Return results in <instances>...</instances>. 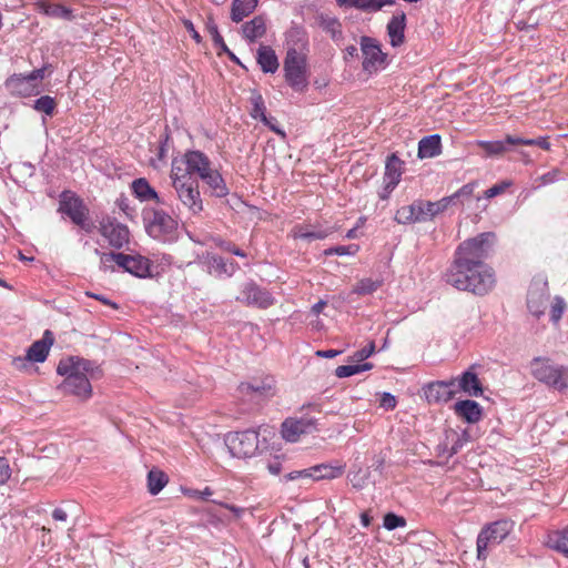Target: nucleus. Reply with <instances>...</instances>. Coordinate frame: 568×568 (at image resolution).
Segmentation results:
<instances>
[{
    "label": "nucleus",
    "mask_w": 568,
    "mask_h": 568,
    "mask_svg": "<svg viewBox=\"0 0 568 568\" xmlns=\"http://www.w3.org/2000/svg\"><path fill=\"white\" fill-rule=\"evenodd\" d=\"M494 233H481L460 243L445 281L459 291L486 295L496 283L493 268L484 262L494 242Z\"/></svg>",
    "instance_id": "nucleus-1"
},
{
    "label": "nucleus",
    "mask_w": 568,
    "mask_h": 568,
    "mask_svg": "<svg viewBox=\"0 0 568 568\" xmlns=\"http://www.w3.org/2000/svg\"><path fill=\"white\" fill-rule=\"evenodd\" d=\"M171 170L190 180L197 176L207 185L214 196L224 197L229 194V189L221 173L213 166L210 159L200 151H187L182 156L174 158Z\"/></svg>",
    "instance_id": "nucleus-2"
},
{
    "label": "nucleus",
    "mask_w": 568,
    "mask_h": 568,
    "mask_svg": "<svg viewBox=\"0 0 568 568\" xmlns=\"http://www.w3.org/2000/svg\"><path fill=\"white\" fill-rule=\"evenodd\" d=\"M57 372L64 377L61 384L63 392L82 400L89 399L92 395L91 381H97L102 376L99 365L80 357L61 359Z\"/></svg>",
    "instance_id": "nucleus-3"
},
{
    "label": "nucleus",
    "mask_w": 568,
    "mask_h": 568,
    "mask_svg": "<svg viewBox=\"0 0 568 568\" xmlns=\"http://www.w3.org/2000/svg\"><path fill=\"white\" fill-rule=\"evenodd\" d=\"M529 367L531 375L538 382L562 393L568 389V367L558 365L546 357L534 358Z\"/></svg>",
    "instance_id": "nucleus-4"
},
{
    "label": "nucleus",
    "mask_w": 568,
    "mask_h": 568,
    "mask_svg": "<svg viewBox=\"0 0 568 568\" xmlns=\"http://www.w3.org/2000/svg\"><path fill=\"white\" fill-rule=\"evenodd\" d=\"M144 222L148 234L161 242H173L178 235V223L163 210H145Z\"/></svg>",
    "instance_id": "nucleus-5"
},
{
    "label": "nucleus",
    "mask_w": 568,
    "mask_h": 568,
    "mask_svg": "<svg viewBox=\"0 0 568 568\" xmlns=\"http://www.w3.org/2000/svg\"><path fill=\"white\" fill-rule=\"evenodd\" d=\"M284 78L287 84L297 92H304L308 87L306 55L295 48L287 50L284 59Z\"/></svg>",
    "instance_id": "nucleus-6"
},
{
    "label": "nucleus",
    "mask_w": 568,
    "mask_h": 568,
    "mask_svg": "<svg viewBox=\"0 0 568 568\" xmlns=\"http://www.w3.org/2000/svg\"><path fill=\"white\" fill-rule=\"evenodd\" d=\"M170 179L172 187L175 192L178 200L187 209V211L197 215L203 210V201L201 199L199 184L195 180H190L171 170Z\"/></svg>",
    "instance_id": "nucleus-7"
},
{
    "label": "nucleus",
    "mask_w": 568,
    "mask_h": 568,
    "mask_svg": "<svg viewBox=\"0 0 568 568\" xmlns=\"http://www.w3.org/2000/svg\"><path fill=\"white\" fill-rule=\"evenodd\" d=\"M224 444L233 457H252L258 448V433L251 429L229 433L224 437Z\"/></svg>",
    "instance_id": "nucleus-8"
},
{
    "label": "nucleus",
    "mask_w": 568,
    "mask_h": 568,
    "mask_svg": "<svg viewBox=\"0 0 568 568\" xmlns=\"http://www.w3.org/2000/svg\"><path fill=\"white\" fill-rule=\"evenodd\" d=\"M514 523L510 520H497L486 526L477 537V557L486 559L487 548L490 545L500 544L513 530Z\"/></svg>",
    "instance_id": "nucleus-9"
},
{
    "label": "nucleus",
    "mask_w": 568,
    "mask_h": 568,
    "mask_svg": "<svg viewBox=\"0 0 568 568\" xmlns=\"http://www.w3.org/2000/svg\"><path fill=\"white\" fill-rule=\"evenodd\" d=\"M44 69L33 70L28 75L14 74L6 81L10 93L19 97L37 95L41 91V81L44 78Z\"/></svg>",
    "instance_id": "nucleus-10"
},
{
    "label": "nucleus",
    "mask_w": 568,
    "mask_h": 568,
    "mask_svg": "<svg viewBox=\"0 0 568 568\" xmlns=\"http://www.w3.org/2000/svg\"><path fill=\"white\" fill-rule=\"evenodd\" d=\"M60 211L67 214L74 224L85 232H91V225L87 222L88 210L82 201L70 191H64L60 197Z\"/></svg>",
    "instance_id": "nucleus-11"
},
{
    "label": "nucleus",
    "mask_w": 568,
    "mask_h": 568,
    "mask_svg": "<svg viewBox=\"0 0 568 568\" xmlns=\"http://www.w3.org/2000/svg\"><path fill=\"white\" fill-rule=\"evenodd\" d=\"M236 300L247 306L257 308H268L275 303L274 296L254 282L245 283Z\"/></svg>",
    "instance_id": "nucleus-12"
},
{
    "label": "nucleus",
    "mask_w": 568,
    "mask_h": 568,
    "mask_svg": "<svg viewBox=\"0 0 568 568\" xmlns=\"http://www.w3.org/2000/svg\"><path fill=\"white\" fill-rule=\"evenodd\" d=\"M99 232L114 248H121L129 243L130 232L128 226L115 219H102Z\"/></svg>",
    "instance_id": "nucleus-13"
},
{
    "label": "nucleus",
    "mask_w": 568,
    "mask_h": 568,
    "mask_svg": "<svg viewBox=\"0 0 568 568\" xmlns=\"http://www.w3.org/2000/svg\"><path fill=\"white\" fill-rule=\"evenodd\" d=\"M549 300L548 284L546 281H535L528 291L527 295V307L530 314L539 318L546 308V304Z\"/></svg>",
    "instance_id": "nucleus-14"
},
{
    "label": "nucleus",
    "mask_w": 568,
    "mask_h": 568,
    "mask_svg": "<svg viewBox=\"0 0 568 568\" xmlns=\"http://www.w3.org/2000/svg\"><path fill=\"white\" fill-rule=\"evenodd\" d=\"M316 429L314 418H288L282 424V436L286 442L295 443L302 435Z\"/></svg>",
    "instance_id": "nucleus-15"
},
{
    "label": "nucleus",
    "mask_w": 568,
    "mask_h": 568,
    "mask_svg": "<svg viewBox=\"0 0 568 568\" xmlns=\"http://www.w3.org/2000/svg\"><path fill=\"white\" fill-rule=\"evenodd\" d=\"M456 379L433 382L424 387V396L428 403H446L456 394Z\"/></svg>",
    "instance_id": "nucleus-16"
},
{
    "label": "nucleus",
    "mask_w": 568,
    "mask_h": 568,
    "mask_svg": "<svg viewBox=\"0 0 568 568\" xmlns=\"http://www.w3.org/2000/svg\"><path fill=\"white\" fill-rule=\"evenodd\" d=\"M363 68L368 71H377L384 63L385 55L379 47L371 38L362 39Z\"/></svg>",
    "instance_id": "nucleus-17"
},
{
    "label": "nucleus",
    "mask_w": 568,
    "mask_h": 568,
    "mask_svg": "<svg viewBox=\"0 0 568 568\" xmlns=\"http://www.w3.org/2000/svg\"><path fill=\"white\" fill-rule=\"evenodd\" d=\"M205 264L207 272L219 278L231 277L239 270L236 262L224 260L215 254H207Z\"/></svg>",
    "instance_id": "nucleus-18"
},
{
    "label": "nucleus",
    "mask_w": 568,
    "mask_h": 568,
    "mask_svg": "<svg viewBox=\"0 0 568 568\" xmlns=\"http://www.w3.org/2000/svg\"><path fill=\"white\" fill-rule=\"evenodd\" d=\"M121 263V270L124 272H128L136 277H146L150 276V261L141 255H128L123 254L122 257H120Z\"/></svg>",
    "instance_id": "nucleus-19"
},
{
    "label": "nucleus",
    "mask_w": 568,
    "mask_h": 568,
    "mask_svg": "<svg viewBox=\"0 0 568 568\" xmlns=\"http://www.w3.org/2000/svg\"><path fill=\"white\" fill-rule=\"evenodd\" d=\"M403 173V161L395 154L388 156L385 166L384 184L387 192H392L400 181Z\"/></svg>",
    "instance_id": "nucleus-20"
},
{
    "label": "nucleus",
    "mask_w": 568,
    "mask_h": 568,
    "mask_svg": "<svg viewBox=\"0 0 568 568\" xmlns=\"http://www.w3.org/2000/svg\"><path fill=\"white\" fill-rule=\"evenodd\" d=\"M53 337L50 331H45L40 341L34 342L27 352V359L30 362L42 363L47 359Z\"/></svg>",
    "instance_id": "nucleus-21"
},
{
    "label": "nucleus",
    "mask_w": 568,
    "mask_h": 568,
    "mask_svg": "<svg viewBox=\"0 0 568 568\" xmlns=\"http://www.w3.org/2000/svg\"><path fill=\"white\" fill-rule=\"evenodd\" d=\"M455 413L469 424H475L481 419L483 412L480 405L470 399L457 402L455 404Z\"/></svg>",
    "instance_id": "nucleus-22"
},
{
    "label": "nucleus",
    "mask_w": 568,
    "mask_h": 568,
    "mask_svg": "<svg viewBox=\"0 0 568 568\" xmlns=\"http://www.w3.org/2000/svg\"><path fill=\"white\" fill-rule=\"evenodd\" d=\"M454 202V196L443 197L436 202H424L417 201L419 206V215L422 221L433 219L437 214L447 210V207Z\"/></svg>",
    "instance_id": "nucleus-23"
},
{
    "label": "nucleus",
    "mask_w": 568,
    "mask_h": 568,
    "mask_svg": "<svg viewBox=\"0 0 568 568\" xmlns=\"http://www.w3.org/2000/svg\"><path fill=\"white\" fill-rule=\"evenodd\" d=\"M257 63L265 73H274L280 67L275 51L268 45H261L258 48Z\"/></svg>",
    "instance_id": "nucleus-24"
},
{
    "label": "nucleus",
    "mask_w": 568,
    "mask_h": 568,
    "mask_svg": "<svg viewBox=\"0 0 568 568\" xmlns=\"http://www.w3.org/2000/svg\"><path fill=\"white\" fill-rule=\"evenodd\" d=\"M459 389L469 396L478 397L483 394V388L477 375L471 372H465L459 378L456 379Z\"/></svg>",
    "instance_id": "nucleus-25"
},
{
    "label": "nucleus",
    "mask_w": 568,
    "mask_h": 568,
    "mask_svg": "<svg viewBox=\"0 0 568 568\" xmlns=\"http://www.w3.org/2000/svg\"><path fill=\"white\" fill-rule=\"evenodd\" d=\"M243 37L250 41H256L266 33V22L261 16L253 18L251 21L242 26Z\"/></svg>",
    "instance_id": "nucleus-26"
},
{
    "label": "nucleus",
    "mask_w": 568,
    "mask_h": 568,
    "mask_svg": "<svg viewBox=\"0 0 568 568\" xmlns=\"http://www.w3.org/2000/svg\"><path fill=\"white\" fill-rule=\"evenodd\" d=\"M345 466L339 463L320 464L312 467L313 480L335 479L343 475Z\"/></svg>",
    "instance_id": "nucleus-27"
},
{
    "label": "nucleus",
    "mask_w": 568,
    "mask_h": 568,
    "mask_svg": "<svg viewBox=\"0 0 568 568\" xmlns=\"http://www.w3.org/2000/svg\"><path fill=\"white\" fill-rule=\"evenodd\" d=\"M132 191L140 201H154L162 204L158 192L150 185L145 179H136L132 182Z\"/></svg>",
    "instance_id": "nucleus-28"
},
{
    "label": "nucleus",
    "mask_w": 568,
    "mask_h": 568,
    "mask_svg": "<svg viewBox=\"0 0 568 568\" xmlns=\"http://www.w3.org/2000/svg\"><path fill=\"white\" fill-rule=\"evenodd\" d=\"M275 381L273 377H266L260 382L241 384L240 388L242 393H254L258 396H273L274 395Z\"/></svg>",
    "instance_id": "nucleus-29"
},
{
    "label": "nucleus",
    "mask_w": 568,
    "mask_h": 568,
    "mask_svg": "<svg viewBox=\"0 0 568 568\" xmlns=\"http://www.w3.org/2000/svg\"><path fill=\"white\" fill-rule=\"evenodd\" d=\"M405 13L394 16L387 24V32L393 47H397L404 41Z\"/></svg>",
    "instance_id": "nucleus-30"
},
{
    "label": "nucleus",
    "mask_w": 568,
    "mask_h": 568,
    "mask_svg": "<svg viewBox=\"0 0 568 568\" xmlns=\"http://www.w3.org/2000/svg\"><path fill=\"white\" fill-rule=\"evenodd\" d=\"M440 153L439 135H429L423 138L418 143V156L420 159L434 158Z\"/></svg>",
    "instance_id": "nucleus-31"
},
{
    "label": "nucleus",
    "mask_w": 568,
    "mask_h": 568,
    "mask_svg": "<svg viewBox=\"0 0 568 568\" xmlns=\"http://www.w3.org/2000/svg\"><path fill=\"white\" fill-rule=\"evenodd\" d=\"M94 253L100 257V270L103 272H115L121 270L123 253L102 252L95 248Z\"/></svg>",
    "instance_id": "nucleus-32"
},
{
    "label": "nucleus",
    "mask_w": 568,
    "mask_h": 568,
    "mask_svg": "<svg viewBox=\"0 0 568 568\" xmlns=\"http://www.w3.org/2000/svg\"><path fill=\"white\" fill-rule=\"evenodd\" d=\"M257 6V0H233L231 18L234 22H240L250 16Z\"/></svg>",
    "instance_id": "nucleus-33"
},
{
    "label": "nucleus",
    "mask_w": 568,
    "mask_h": 568,
    "mask_svg": "<svg viewBox=\"0 0 568 568\" xmlns=\"http://www.w3.org/2000/svg\"><path fill=\"white\" fill-rule=\"evenodd\" d=\"M339 6L355 7L365 11H376L392 4V0H336Z\"/></svg>",
    "instance_id": "nucleus-34"
},
{
    "label": "nucleus",
    "mask_w": 568,
    "mask_h": 568,
    "mask_svg": "<svg viewBox=\"0 0 568 568\" xmlns=\"http://www.w3.org/2000/svg\"><path fill=\"white\" fill-rule=\"evenodd\" d=\"M395 221L399 224L420 222L422 220L417 202L398 209L395 214Z\"/></svg>",
    "instance_id": "nucleus-35"
},
{
    "label": "nucleus",
    "mask_w": 568,
    "mask_h": 568,
    "mask_svg": "<svg viewBox=\"0 0 568 568\" xmlns=\"http://www.w3.org/2000/svg\"><path fill=\"white\" fill-rule=\"evenodd\" d=\"M476 144L485 152L487 156H499L509 151L511 144L507 141H477Z\"/></svg>",
    "instance_id": "nucleus-36"
},
{
    "label": "nucleus",
    "mask_w": 568,
    "mask_h": 568,
    "mask_svg": "<svg viewBox=\"0 0 568 568\" xmlns=\"http://www.w3.org/2000/svg\"><path fill=\"white\" fill-rule=\"evenodd\" d=\"M166 483H168V479L163 471L155 470V469L149 471L148 486H149V491L152 495L159 494L163 489V487L166 485Z\"/></svg>",
    "instance_id": "nucleus-37"
},
{
    "label": "nucleus",
    "mask_w": 568,
    "mask_h": 568,
    "mask_svg": "<svg viewBox=\"0 0 568 568\" xmlns=\"http://www.w3.org/2000/svg\"><path fill=\"white\" fill-rule=\"evenodd\" d=\"M372 368H373L372 363L341 365L335 369V375L338 378H345V377L353 376L355 374H359L362 372L369 371Z\"/></svg>",
    "instance_id": "nucleus-38"
},
{
    "label": "nucleus",
    "mask_w": 568,
    "mask_h": 568,
    "mask_svg": "<svg viewBox=\"0 0 568 568\" xmlns=\"http://www.w3.org/2000/svg\"><path fill=\"white\" fill-rule=\"evenodd\" d=\"M548 542L568 558V527L551 535Z\"/></svg>",
    "instance_id": "nucleus-39"
},
{
    "label": "nucleus",
    "mask_w": 568,
    "mask_h": 568,
    "mask_svg": "<svg viewBox=\"0 0 568 568\" xmlns=\"http://www.w3.org/2000/svg\"><path fill=\"white\" fill-rule=\"evenodd\" d=\"M37 6L41 11H43L45 14L51 17H58V18H70L71 11L63 6L55 4V3H48L44 1L37 2Z\"/></svg>",
    "instance_id": "nucleus-40"
},
{
    "label": "nucleus",
    "mask_w": 568,
    "mask_h": 568,
    "mask_svg": "<svg viewBox=\"0 0 568 568\" xmlns=\"http://www.w3.org/2000/svg\"><path fill=\"white\" fill-rule=\"evenodd\" d=\"M507 141L510 144H518V145H537L544 150L550 149V143L548 142L547 138L540 136L537 139H524L515 135H507Z\"/></svg>",
    "instance_id": "nucleus-41"
},
{
    "label": "nucleus",
    "mask_w": 568,
    "mask_h": 568,
    "mask_svg": "<svg viewBox=\"0 0 568 568\" xmlns=\"http://www.w3.org/2000/svg\"><path fill=\"white\" fill-rule=\"evenodd\" d=\"M381 285L382 282L378 280L362 278L353 288V293L357 295H368L376 292L381 287Z\"/></svg>",
    "instance_id": "nucleus-42"
},
{
    "label": "nucleus",
    "mask_w": 568,
    "mask_h": 568,
    "mask_svg": "<svg viewBox=\"0 0 568 568\" xmlns=\"http://www.w3.org/2000/svg\"><path fill=\"white\" fill-rule=\"evenodd\" d=\"M251 103H252L251 115L254 119H260L265 124H268V119H267V116L265 114V105H264V100H263L262 95L261 94H253L251 97Z\"/></svg>",
    "instance_id": "nucleus-43"
},
{
    "label": "nucleus",
    "mask_w": 568,
    "mask_h": 568,
    "mask_svg": "<svg viewBox=\"0 0 568 568\" xmlns=\"http://www.w3.org/2000/svg\"><path fill=\"white\" fill-rule=\"evenodd\" d=\"M566 307H567V305L562 297H560V296L554 297V300L550 304V311H549L550 321L554 324L559 323V321L561 320V317L566 311Z\"/></svg>",
    "instance_id": "nucleus-44"
},
{
    "label": "nucleus",
    "mask_w": 568,
    "mask_h": 568,
    "mask_svg": "<svg viewBox=\"0 0 568 568\" xmlns=\"http://www.w3.org/2000/svg\"><path fill=\"white\" fill-rule=\"evenodd\" d=\"M55 106H57L55 100L49 95L40 97L39 99H37L34 101V104H33V108L37 111L43 112L47 115H52Z\"/></svg>",
    "instance_id": "nucleus-45"
},
{
    "label": "nucleus",
    "mask_w": 568,
    "mask_h": 568,
    "mask_svg": "<svg viewBox=\"0 0 568 568\" xmlns=\"http://www.w3.org/2000/svg\"><path fill=\"white\" fill-rule=\"evenodd\" d=\"M206 29L212 37V40L215 44V47L221 48L224 52H229V49L222 38V36L219 32L217 26L214 23V21L209 20L206 23Z\"/></svg>",
    "instance_id": "nucleus-46"
},
{
    "label": "nucleus",
    "mask_w": 568,
    "mask_h": 568,
    "mask_svg": "<svg viewBox=\"0 0 568 568\" xmlns=\"http://www.w3.org/2000/svg\"><path fill=\"white\" fill-rule=\"evenodd\" d=\"M513 185V182L510 180H504L495 185H493L491 187L487 189L485 192H484V197L489 200V199H493L497 195H500L503 194L508 187H510Z\"/></svg>",
    "instance_id": "nucleus-47"
},
{
    "label": "nucleus",
    "mask_w": 568,
    "mask_h": 568,
    "mask_svg": "<svg viewBox=\"0 0 568 568\" xmlns=\"http://www.w3.org/2000/svg\"><path fill=\"white\" fill-rule=\"evenodd\" d=\"M358 250V246L357 245H339V246H334V247H329L327 250L324 251V254L329 256V255H354Z\"/></svg>",
    "instance_id": "nucleus-48"
},
{
    "label": "nucleus",
    "mask_w": 568,
    "mask_h": 568,
    "mask_svg": "<svg viewBox=\"0 0 568 568\" xmlns=\"http://www.w3.org/2000/svg\"><path fill=\"white\" fill-rule=\"evenodd\" d=\"M406 525V521L403 517L397 516L393 513H389L385 515L384 517V527L387 530H394L398 527H404Z\"/></svg>",
    "instance_id": "nucleus-49"
},
{
    "label": "nucleus",
    "mask_w": 568,
    "mask_h": 568,
    "mask_svg": "<svg viewBox=\"0 0 568 568\" xmlns=\"http://www.w3.org/2000/svg\"><path fill=\"white\" fill-rule=\"evenodd\" d=\"M331 234V231L304 232L302 229L296 231L294 236L302 240H323Z\"/></svg>",
    "instance_id": "nucleus-50"
},
{
    "label": "nucleus",
    "mask_w": 568,
    "mask_h": 568,
    "mask_svg": "<svg viewBox=\"0 0 568 568\" xmlns=\"http://www.w3.org/2000/svg\"><path fill=\"white\" fill-rule=\"evenodd\" d=\"M374 352H375V343L371 342L368 345H366L362 349L355 352L353 354V356L351 357V362H356V363L363 362L364 359L372 356L374 354Z\"/></svg>",
    "instance_id": "nucleus-51"
},
{
    "label": "nucleus",
    "mask_w": 568,
    "mask_h": 568,
    "mask_svg": "<svg viewBox=\"0 0 568 568\" xmlns=\"http://www.w3.org/2000/svg\"><path fill=\"white\" fill-rule=\"evenodd\" d=\"M560 180V171L555 169V170H551L545 174H542L541 176H539L538 179H536V187H539V186H542V185H547V184H551L556 181Z\"/></svg>",
    "instance_id": "nucleus-52"
},
{
    "label": "nucleus",
    "mask_w": 568,
    "mask_h": 568,
    "mask_svg": "<svg viewBox=\"0 0 568 568\" xmlns=\"http://www.w3.org/2000/svg\"><path fill=\"white\" fill-rule=\"evenodd\" d=\"M214 242H215V245L217 247H220L221 250H223V251L230 252V253H232V254H234L236 256H240V257H245L246 256V254L242 250L236 247L231 242L223 241L221 239H214Z\"/></svg>",
    "instance_id": "nucleus-53"
},
{
    "label": "nucleus",
    "mask_w": 568,
    "mask_h": 568,
    "mask_svg": "<svg viewBox=\"0 0 568 568\" xmlns=\"http://www.w3.org/2000/svg\"><path fill=\"white\" fill-rule=\"evenodd\" d=\"M11 476L9 462L4 457H0V485L4 484Z\"/></svg>",
    "instance_id": "nucleus-54"
},
{
    "label": "nucleus",
    "mask_w": 568,
    "mask_h": 568,
    "mask_svg": "<svg viewBox=\"0 0 568 568\" xmlns=\"http://www.w3.org/2000/svg\"><path fill=\"white\" fill-rule=\"evenodd\" d=\"M396 398L389 393H383L381 397L379 405L386 410H392L396 407Z\"/></svg>",
    "instance_id": "nucleus-55"
},
{
    "label": "nucleus",
    "mask_w": 568,
    "mask_h": 568,
    "mask_svg": "<svg viewBox=\"0 0 568 568\" xmlns=\"http://www.w3.org/2000/svg\"><path fill=\"white\" fill-rule=\"evenodd\" d=\"M325 29L332 33L333 38L341 36V24L336 19L329 18L324 20Z\"/></svg>",
    "instance_id": "nucleus-56"
},
{
    "label": "nucleus",
    "mask_w": 568,
    "mask_h": 568,
    "mask_svg": "<svg viewBox=\"0 0 568 568\" xmlns=\"http://www.w3.org/2000/svg\"><path fill=\"white\" fill-rule=\"evenodd\" d=\"M476 184L475 183H468L462 186L456 193H454L452 196H454V201L460 196H470L475 191Z\"/></svg>",
    "instance_id": "nucleus-57"
},
{
    "label": "nucleus",
    "mask_w": 568,
    "mask_h": 568,
    "mask_svg": "<svg viewBox=\"0 0 568 568\" xmlns=\"http://www.w3.org/2000/svg\"><path fill=\"white\" fill-rule=\"evenodd\" d=\"M211 495H212V490L209 487L204 488L203 490H192L190 493L191 497L200 498V499H205Z\"/></svg>",
    "instance_id": "nucleus-58"
},
{
    "label": "nucleus",
    "mask_w": 568,
    "mask_h": 568,
    "mask_svg": "<svg viewBox=\"0 0 568 568\" xmlns=\"http://www.w3.org/2000/svg\"><path fill=\"white\" fill-rule=\"evenodd\" d=\"M52 518L57 521H67L68 513L62 508H55L52 511Z\"/></svg>",
    "instance_id": "nucleus-59"
},
{
    "label": "nucleus",
    "mask_w": 568,
    "mask_h": 568,
    "mask_svg": "<svg viewBox=\"0 0 568 568\" xmlns=\"http://www.w3.org/2000/svg\"><path fill=\"white\" fill-rule=\"evenodd\" d=\"M266 468L267 470L272 474V475H278L280 471H281V468H282V465L281 463L276 459V460H273V462H268L266 464Z\"/></svg>",
    "instance_id": "nucleus-60"
},
{
    "label": "nucleus",
    "mask_w": 568,
    "mask_h": 568,
    "mask_svg": "<svg viewBox=\"0 0 568 568\" xmlns=\"http://www.w3.org/2000/svg\"><path fill=\"white\" fill-rule=\"evenodd\" d=\"M342 351L337 349H326V351H317L316 356L324 357V358H333L339 355Z\"/></svg>",
    "instance_id": "nucleus-61"
},
{
    "label": "nucleus",
    "mask_w": 568,
    "mask_h": 568,
    "mask_svg": "<svg viewBox=\"0 0 568 568\" xmlns=\"http://www.w3.org/2000/svg\"><path fill=\"white\" fill-rule=\"evenodd\" d=\"M185 27L186 29L190 31L192 38L196 41V42H200L201 40V37L200 34L196 32V30L194 29L192 22L187 21L185 22Z\"/></svg>",
    "instance_id": "nucleus-62"
},
{
    "label": "nucleus",
    "mask_w": 568,
    "mask_h": 568,
    "mask_svg": "<svg viewBox=\"0 0 568 568\" xmlns=\"http://www.w3.org/2000/svg\"><path fill=\"white\" fill-rule=\"evenodd\" d=\"M225 508H227L230 511L234 513L236 517H240L243 513V508H239L234 505H225Z\"/></svg>",
    "instance_id": "nucleus-63"
},
{
    "label": "nucleus",
    "mask_w": 568,
    "mask_h": 568,
    "mask_svg": "<svg viewBox=\"0 0 568 568\" xmlns=\"http://www.w3.org/2000/svg\"><path fill=\"white\" fill-rule=\"evenodd\" d=\"M326 303L324 301H320L316 304L313 305L312 311L315 314H320L323 308L325 307Z\"/></svg>",
    "instance_id": "nucleus-64"
}]
</instances>
